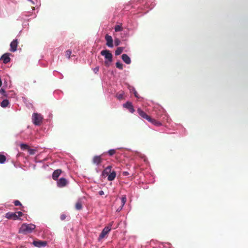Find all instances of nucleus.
Segmentation results:
<instances>
[{"label":"nucleus","instance_id":"20","mask_svg":"<svg viewBox=\"0 0 248 248\" xmlns=\"http://www.w3.org/2000/svg\"><path fill=\"white\" fill-rule=\"evenodd\" d=\"M83 206L82 202L80 201H78L75 205V208L78 210H80L82 209Z\"/></svg>","mask_w":248,"mask_h":248},{"label":"nucleus","instance_id":"19","mask_svg":"<svg viewBox=\"0 0 248 248\" xmlns=\"http://www.w3.org/2000/svg\"><path fill=\"white\" fill-rule=\"evenodd\" d=\"M148 121L156 126H160L161 125V123H160L158 121H157L154 119L152 118L151 117L150 118V120L149 119Z\"/></svg>","mask_w":248,"mask_h":248},{"label":"nucleus","instance_id":"15","mask_svg":"<svg viewBox=\"0 0 248 248\" xmlns=\"http://www.w3.org/2000/svg\"><path fill=\"white\" fill-rule=\"evenodd\" d=\"M62 172V171L60 169H58V170H54V171L53 172V173L52 174L53 179L54 180H57L58 179V177H59V176L60 175V174H61Z\"/></svg>","mask_w":248,"mask_h":248},{"label":"nucleus","instance_id":"22","mask_svg":"<svg viewBox=\"0 0 248 248\" xmlns=\"http://www.w3.org/2000/svg\"><path fill=\"white\" fill-rule=\"evenodd\" d=\"M123 50H124V48L122 47H118L115 51V55H120L123 51Z\"/></svg>","mask_w":248,"mask_h":248},{"label":"nucleus","instance_id":"36","mask_svg":"<svg viewBox=\"0 0 248 248\" xmlns=\"http://www.w3.org/2000/svg\"><path fill=\"white\" fill-rule=\"evenodd\" d=\"M122 174H123V175L124 176H127V175H129V172H127V171H123Z\"/></svg>","mask_w":248,"mask_h":248},{"label":"nucleus","instance_id":"7","mask_svg":"<svg viewBox=\"0 0 248 248\" xmlns=\"http://www.w3.org/2000/svg\"><path fill=\"white\" fill-rule=\"evenodd\" d=\"M137 112L141 117L147 120V121H148L149 119L150 120V116L147 115L146 113L143 111L141 108H139L137 109Z\"/></svg>","mask_w":248,"mask_h":248},{"label":"nucleus","instance_id":"10","mask_svg":"<svg viewBox=\"0 0 248 248\" xmlns=\"http://www.w3.org/2000/svg\"><path fill=\"white\" fill-rule=\"evenodd\" d=\"M126 202V197L125 195L123 196V197L121 198L120 201V206L117 209V212H120L123 209V206Z\"/></svg>","mask_w":248,"mask_h":248},{"label":"nucleus","instance_id":"32","mask_svg":"<svg viewBox=\"0 0 248 248\" xmlns=\"http://www.w3.org/2000/svg\"><path fill=\"white\" fill-rule=\"evenodd\" d=\"M14 204L15 206H21L22 205L21 202L18 200H16L14 202Z\"/></svg>","mask_w":248,"mask_h":248},{"label":"nucleus","instance_id":"8","mask_svg":"<svg viewBox=\"0 0 248 248\" xmlns=\"http://www.w3.org/2000/svg\"><path fill=\"white\" fill-rule=\"evenodd\" d=\"M68 182L65 178H61L57 182V186L60 187H64L66 186Z\"/></svg>","mask_w":248,"mask_h":248},{"label":"nucleus","instance_id":"28","mask_svg":"<svg viewBox=\"0 0 248 248\" xmlns=\"http://www.w3.org/2000/svg\"><path fill=\"white\" fill-rule=\"evenodd\" d=\"M116 97L119 100H122L124 99V94L122 93H117L116 94Z\"/></svg>","mask_w":248,"mask_h":248},{"label":"nucleus","instance_id":"3","mask_svg":"<svg viewBox=\"0 0 248 248\" xmlns=\"http://www.w3.org/2000/svg\"><path fill=\"white\" fill-rule=\"evenodd\" d=\"M43 117L40 114L34 113L32 116V121L35 125H39L42 123Z\"/></svg>","mask_w":248,"mask_h":248},{"label":"nucleus","instance_id":"17","mask_svg":"<svg viewBox=\"0 0 248 248\" xmlns=\"http://www.w3.org/2000/svg\"><path fill=\"white\" fill-rule=\"evenodd\" d=\"M122 59L123 61L126 64H129L131 63V59L126 54H124L122 56Z\"/></svg>","mask_w":248,"mask_h":248},{"label":"nucleus","instance_id":"12","mask_svg":"<svg viewBox=\"0 0 248 248\" xmlns=\"http://www.w3.org/2000/svg\"><path fill=\"white\" fill-rule=\"evenodd\" d=\"M124 108L128 109L131 113H133L135 111L132 103L130 102H127L126 103L123 104Z\"/></svg>","mask_w":248,"mask_h":248},{"label":"nucleus","instance_id":"6","mask_svg":"<svg viewBox=\"0 0 248 248\" xmlns=\"http://www.w3.org/2000/svg\"><path fill=\"white\" fill-rule=\"evenodd\" d=\"M105 40L107 41L106 45L110 47H112L113 45V39L111 36L106 34L105 37Z\"/></svg>","mask_w":248,"mask_h":248},{"label":"nucleus","instance_id":"37","mask_svg":"<svg viewBox=\"0 0 248 248\" xmlns=\"http://www.w3.org/2000/svg\"><path fill=\"white\" fill-rule=\"evenodd\" d=\"M5 91L3 89H0V93L5 95Z\"/></svg>","mask_w":248,"mask_h":248},{"label":"nucleus","instance_id":"27","mask_svg":"<svg viewBox=\"0 0 248 248\" xmlns=\"http://www.w3.org/2000/svg\"><path fill=\"white\" fill-rule=\"evenodd\" d=\"M116 152V150L115 149H110L108 151V154L109 156H112L114 155Z\"/></svg>","mask_w":248,"mask_h":248},{"label":"nucleus","instance_id":"9","mask_svg":"<svg viewBox=\"0 0 248 248\" xmlns=\"http://www.w3.org/2000/svg\"><path fill=\"white\" fill-rule=\"evenodd\" d=\"M33 244L36 247L41 248L45 247L47 244V242L46 241H43L41 240L34 241L33 242Z\"/></svg>","mask_w":248,"mask_h":248},{"label":"nucleus","instance_id":"29","mask_svg":"<svg viewBox=\"0 0 248 248\" xmlns=\"http://www.w3.org/2000/svg\"><path fill=\"white\" fill-rule=\"evenodd\" d=\"M28 151L29 154L31 155H33L35 154V152H36L35 150L33 149H31V148H29Z\"/></svg>","mask_w":248,"mask_h":248},{"label":"nucleus","instance_id":"24","mask_svg":"<svg viewBox=\"0 0 248 248\" xmlns=\"http://www.w3.org/2000/svg\"><path fill=\"white\" fill-rule=\"evenodd\" d=\"M6 156L3 155H0V164H3L6 161Z\"/></svg>","mask_w":248,"mask_h":248},{"label":"nucleus","instance_id":"33","mask_svg":"<svg viewBox=\"0 0 248 248\" xmlns=\"http://www.w3.org/2000/svg\"><path fill=\"white\" fill-rule=\"evenodd\" d=\"M66 217V216L65 214H62L60 216V218L62 220H64Z\"/></svg>","mask_w":248,"mask_h":248},{"label":"nucleus","instance_id":"26","mask_svg":"<svg viewBox=\"0 0 248 248\" xmlns=\"http://www.w3.org/2000/svg\"><path fill=\"white\" fill-rule=\"evenodd\" d=\"M116 66L117 68L120 70H122L123 69V64L119 62H118L116 63Z\"/></svg>","mask_w":248,"mask_h":248},{"label":"nucleus","instance_id":"1","mask_svg":"<svg viewBox=\"0 0 248 248\" xmlns=\"http://www.w3.org/2000/svg\"><path fill=\"white\" fill-rule=\"evenodd\" d=\"M35 228V226L32 224L24 223L22 225L19 229V232L21 233L27 234L31 233Z\"/></svg>","mask_w":248,"mask_h":248},{"label":"nucleus","instance_id":"18","mask_svg":"<svg viewBox=\"0 0 248 248\" xmlns=\"http://www.w3.org/2000/svg\"><path fill=\"white\" fill-rule=\"evenodd\" d=\"M116 176V173L115 171L113 170L108 176V180L109 181H113Z\"/></svg>","mask_w":248,"mask_h":248},{"label":"nucleus","instance_id":"34","mask_svg":"<svg viewBox=\"0 0 248 248\" xmlns=\"http://www.w3.org/2000/svg\"><path fill=\"white\" fill-rule=\"evenodd\" d=\"M133 93H134V95H135V96L136 97L139 98V94H138V93L137 92V91L135 90V89H133Z\"/></svg>","mask_w":248,"mask_h":248},{"label":"nucleus","instance_id":"16","mask_svg":"<svg viewBox=\"0 0 248 248\" xmlns=\"http://www.w3.org/2000/svg\"><path fill=\"white\" fill-rule=\"evenodd\" d=\"M111 166H108L102 172V175L103 176H108L111 172Z\"/></svg>","mask_w":248,"mask_h":248},{"label":"nucleus","instance_id":"30","mask_svg":"<svg viewBox=\"0 0 248 248\" xmlns=\"http://www.w3.org/2000/svg\"><path fill=\"white\" fill-rule=\"evenodd\" d=\"M121 41L119 38H115L114 40V43L116 46H118L120 44Z\"/></svg>","mask_w":248,"mask_h":248},{"label":"nucleus","instance_id":"2","mask_svg":"<svg viewBox=\"0 0 248 248\" xmlns=\"http://www.w3.org/2000/svg\"><path fill=\"white\" fill-rule=\"evenodd\" d=\"M100 54L105 57L107 60L104 62L105 65L107 67H109L110 63L112 62V54L108 50H103L101 51Z\"/></svg>","mask_w":248,"mask_h":248},{"label":"nucleus","instance_id":"38","mask_svg":"<svg viewBox=\"0 0 248 248\" xmlns=\"http://www.w3.org/2000/svg\"><path fill=\"white\" fill-rule=\"evenodd\" d=\"M104 194V193L103 191L101 190V191H99V194L100 195H103Z\"/></svg>","mask_w":248,"mask_h":248},{"label":"nucleus","instance_id":"23","mask_svg":"<svg viewBox=\"0 0 248 248\" xmlns=\"http://www.w3.org/2000/svg\"><path fill=\"white\" fill-rule=\"evenodd\" d=\"M115 31L116 32H118V31H122L123 30V27H122V24H120V25H116L115 27Z\"/></svg>","mask_w":248,"mask_h":248},{"label":"nucleus","instance_id":"21","mask_svg":"<svg viewBox=\"0 0 248 248\" xmlns=\"http://www.w3.org/2000/svg\"><path fill=\"white\" fill-rule=\"evenodd\" d=\"M9 104V101L7 99H4L1 102L0 106L2 108H6L8 106Z\"/></svg>","mask_w":248,"mask_h":248},{"label":"nucleus","instance_id":"13","mask_svg":"<svg viewBox=\"0 0 248 248\" xmlns=\"http://www.w3.org/2000/svg\"><path fill=\"white\" fill-rule=\"evenodd\" d=\"M102 161V158L101 156L95 155L93 158V163L94 164L98 165L100 164Z\"/></svg>","mask_w":248,"mask_h":248},{"label":"nucleus","instance_id":"35","mask_svg":"<svg viewBox=\"0 0 248 248\" xmlns=\"http://www.w3.org/2000/svg\"><path fill=\"white\" fill-rule=\"evenodd\" d=\"M16 213L17 216H18L19 218V217H22L23 215L22 212H21L20 211L17 212Z\"/></svg>","mask_w":248,"mask_h":248},{"label":"nucleus","instance_id":"25","mask_svg":"<svg viewBox=\"0 0 248 248\" xmlns=\"http://www.w3.org/2000/svg\"><path fill=\"white\" fill-rule=\"evenodd\" d=\"M20 148L22 150H28L30 148L29 146L26 144L22 143L20 144Z\"/></svg>","mask_w":248,"mask_h":248},{"label":"nucleus","instance_id":"11","mask_svg":"<svg viewBox=\"0 0 248 248\" xmlns=\"http://www.w3.org/2000/svg\"><path fill=\"white\" fill-rule=\"evenodd\" d=\"M18 42L17 39L14 40L10 44V51L15 52L16 50Z\"/></svg>","mask_w":248,"mask_h":248},{"label":"nucleus","instance_id":"5","mask_svg":"<svg viewBox=\"0 0 248 248\" xmlns=\"http://www.w3.org/2000/svg\"><path fill=\"white\" fill-rule=\"evenodd\" d=\"M5 217L8 219H13L14 220L20 219L18 216H17L16 213L8 212L5 214Z\"/></svg>","mask_w":248,"mask_h":248},{"label":"nucleus","instance_id":"4","mask_svg":"<svg viewBox=\"0 0 248 248\" xmlns=\"http://www.w3.org/2000/svg\"><path fill=\"white\" fill-rule=\"evenodd\" d=\"M113 222H111L108 226L105 227L99 236L98 239L101 240L105 237V236L110 231Z\"/></svg>","mask_w":248,"mask_h":248},{"label":"nucleus","instance_id":"31","mask_svg":"<svg viewBox=\"0 0 248 248\" xmlns=\"http://www.w3.org/2000/svg\"><path fill=\"white\" fill-rule=\"evenodd\" d=\"M71 51L70 50H67L65 52V56L66 57H68V58H70V55L71 54Z\"/></svg>","mask_w":248,"mask_h":248},{"label":"nucleus","instance_id":"14","mask_svg":"<svg viewBox=\"0 0 248 248\" xmlns=\"http://www.w3.org/2000/svg\"><path fill=\"white\" fill-rule=\"evenodd\" d=\"M0 60L2 61L4 63H7L10 61L9 53L4 54L0 58Z\"/></svg>","mask_w":248,"mask_h":248}]
</instances>
